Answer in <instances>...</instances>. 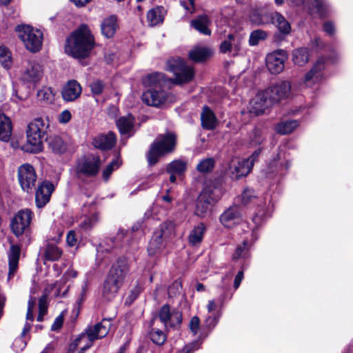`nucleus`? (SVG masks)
I'll list each match as a JSON object with an SVG mask.
<instances>
[{"label": "nucleus", "instance_id": "42", "mask_svg": "<svg viewBox=\"0 0 353 353\" xmlns=\"http://www.w3.org/2000/svg\"><path fill=\"white\" fill-rule=\"evenodd\" d=\"M298 126L296 120L285 121L279 123L275 127V130L281 134H286L292 132Z\"/></svg>", "mask_w": 353, "mask_h": 353}, {"label": "nucleus", "instance_id": "10", "mask_svg": "<svg viewBox=\"0 0 353 353\" xmlns=\"http://www.w3.org/2000/svg\"><path fill=\"white\" fill-rule=\"evenodd\" d=\"M169 70L175 75L176 83H185L190 81L194 75V69L185 64L180 58L169 62Z\"/></svg>", "mask_w": 353, "mask_h": 353}, {"label": "nucleus", "instance_id": "61", "mask_svg": "<svg viewBox=\"0 0 353 353\" xmlns=\"http://www.w3.org/2000/svg\"><path fill=\"white\" fill-rule=\"evenodd\" d=\"M66 242L70 247L74 246L77 243V238L75 231L70 230L68 232L66 237Z\"/></svg>", "mask_w": 353, "mask_h": 353}, {"label": "nucleus", "instance_id": "3", "mask_svg": "<svg viewBox=\"0 0 353 353\" xmlns=\"http://www.w3.org/2000/svg\"><path fill=\"white\" fill-rule=\"evenodd\" d=\"M221 196V190L213 182L205 183L195 202L194 214L205 218L212 212V208Z\"/></svg>", "mask_w": 353, "mask_h": 353}, {"label": "nucleus", "instance_id": "62", "mask_svg": "<svg viewBox=\"0 0 353 353\" xmlns=\"http://www.w3.org/2000/svg\"><path fill=\"white\" fill-rule=\"evenodd\" d=\"M72 115L68 110H65L61 112L58 117V121L60 123H67L71 119Z\"/></svg>", "mask_w": 353, "mask_h": 353}, {"label": "nucleus", "instance_id": "55", "mask_svg": "<svg viewBox=\"0 0 353 353\" xmlns=\"http://www.w3.org/2000/svg\"><path fill=\"white\" fill-rule=\"evenodd\" d=\"M256 198L254 190L245 189L241 194V201L243 205H248Z\"/></svg>", "mask_w": 353, "mask_h": 353}, {"label": "nucleus", "instance_id": "29", "mask_svg": "<svg viewBox=\"0 0 353 353\" xmlns=\"http://www.w3.org/2000/svg\"><path fill=\"white\" fill-rule=\"evenodd\" d=\"M122 285L115 281L106 277L103 284L102 296L107 301L112 300L117 294Z\"/></svg>", "mask_w": 353, "mask_h": 353}, {"label": "nucleus", "instance_id": "60", "mask_svg": "<svg viewBox=\"0 0 353 353\" xmlns=\"http://www.w3.org/2000/svg\"><path fill=\"white\" fill-rule=\"evenodd\" d=\"M26 346V343L23 340L22 336L17 338L12 343V349L16 352H19L22 351L25 348Z\"/></svg>", "mask_w": 353, "mask_h": 353}, {"label": "nucleus", "instance_id": "48", "mask_svg": "<svg viewBox=\"0 0 353 353\" xmlns=\"http://www.w3.org/2000/svg\"><path fill=\"white\" fill-rule=\"evenodd\" d=\"M214 166L213 158H206L201 160L196 165V170L201 173L209 172L212 170Z\"/></svg>", "mask_w": 353, "mask_h": 353}, {"label": "nucleus", "instance_id": "63", "mask_svg": "<svg viewBox=\"0 0 353 353\" xmlns=\"http://www.w3.org/2000/svg\"><path fill=\"white\" fill-rule=\"evenodd\" d=\"M77 272L72 268H69L63 274L62 279L63 283H65L70 279L75 278L77 276Z\"/></svg>", "mask_w": 353, "mask_h": 353}, {"label": "nucleus", "instance_id": "27", "mask_svg": "<svg viewBox=\"0 0 353 353\" xmlns=\"http://www.w3.org/2000/svg\"><path fill=\"white\" fill-rule=\"evenodd\" d=\"M241 49V39L239 37L230 34L227 39L220 44V51L222 53L233 52L236 54Z\"/></svg>", "mask_w": 353, "mask_h": 353}, {"label": "nucleus", "instance_id": "35", "mask_svg": "<svg viewBox=\"0 0 353 353\" xmlns=\"http://www.w3.org/2000/svg\"><path fill=\"white\" fill-rule=\"evenodd\" d=\"M47 140L49 148L56 154L64 153L68 148L67 143L59 136L50 137Z\"/></svg>", "mask_w": 353, "mask_h": 353}, {"label": "nucleus", "instance_id": "54", "mask_svg": "<svg viewBox=\"0 0 353 353\" xmlns=\"http://www.w3.org/2000/svg\"><path fill=\"white\" fill-rule=\"evenodd\" d=\"M141 292V288L139 285H136L132 289L125 300V304L130 305L139 296Z\"/></svg>", "mask_w": 353, "mask_h": 353}, {"label": "nucleus", "instance_id": "59", "mask_svg": "<svg viewBox=\"0 0 353 353\" xmlns=\"http://www.w3.org/2000/svg\"><path fill=\"white\" fill-rule=\"evenodd\" d=\"M190 330L194 335L196 334L200 330V319L198 316H193L189 324Z\"/></svg>", "mask_w": 353, "mask_h": 353}, {"label": "nucleus", "instance_id": "16", "mask_svg": "<svg viewBox=\"0 0 353 353\" xmlns=\"http://www.w3.org/2000/svg\"><path fill=\"white\" fill-rule=\"evenodd\" d=\"M287 59L285 50H279L268 54L266 57V65L272 74H279L284 68V63Z\"/></svg>", "mask_w": 353, "mask_h": 353}, {"label": "nucleus", "instance_id": "64", "mask_svg": "<svg viewBox=\"0 0 353 353\" xmlns=\"http://www.w3.org/2000/svg\"><path fill=\"white\" fill-rule=\"evenodd\" d=\"M63 323V316L62 314L59 315L54 320V323L51 326V330L52 331H56L61 327Z\"/></svg>", "mask_w": 353, "mask_h": 353}, {"label": "nucleus", "instance_id": "43", "mask_svg": "<svg viewBox=\"0 0 353 353\" xmlns=\"http://www.w3.org/2000/svg\"><path fill=\"white\" fill-rule=\"evenodd\" d=\"M187 164L181 160H174L167 166V172L170 174H181L186 170Z\"/></svg>", "mask_w": 353, "mask_h": 353}, {"label": "nucleus", "instance_id": "44", "mask_svg": "<svg viewBox=\"0 0 353 353\" xmlns=\"http://www.w3.org/2000/svg\"><path fill=\"white\" fill-rule=\"evenodd\" d=\"M0 64L7 70H9L12 65L11 52L5 46H0Z\"/></svg>", "mask_w": 353, "mask_h": 353}, {"label": "nucleus", "instance_id": "57", "mask_svg": "<svg viewBox=\"0 0 353 353\" xmlns=\"http://www.w3.org/2000/svg\"><path fill=\"white\" fill-rule=\"evenodd\" d=\"M91 92L93 95L101 94L105 88V84L100 80H95L90 84Z\"/></svg>", "mask_w": 353, "mask_h": 353}, {"label": "nucleus", "instance_id": "49", "mask_svg": "<svg viewBox=\"0 0 353 353\" xmlns=\"http://www.w3.org/2000/svg\"><path fill=\"white\" fill-rule=\"evenodd\" d=\"M249 250V245L248 241L245 240L243 245H239L234 254L232 256L233 260H238L241 258H246Z\"/></svg>", "mask_w": 353, "mask_h": 353}, {"label": "nucleus", "instance_id": "13", "mask_svg": "<svg viewBox=\"0 0 353 353\" xmlns=\"http://www.w3.org/2000/svg\"><path fill=\"white\" fill-rule=\"evenodd\" d=\"M18 179L23 190L26 192H31L37 181L34 168L28 163L21 165L18 169Z\"/></svg>", "mask_w": 353, "mask_h": 353}, {"label": "nucleus", "instance_id": "15", "mask_svg": "<svg viewBox=\"0 0 353 353\" xmlns=\"http://www.w3.org/2000/svg\"><path fill=\"white\" fill-rule=\"evenodd\" d=\"M130 271L128 261L121 257L112 265L107 276L123 285Z\"/></svg>", "mask_w": 353, "mask_h": 353}, {"label": "nucleus", "instance_id": "11", "mask_svg": "<svg viewBox=\"0 0 353 353\" xmlns=\"http://www.w3.org/2000/svg\"><path fill=\"white\" fill-rule=\"evenodd\" d=\"M272 105L287 99L291 94V84L289 81L278 82L263 90Z\"/></svg>", "mask_w": 353, "mask_h": 353}, {"label": "nucleus", "instance_id": "45", "mask_svg": "<svg viewBox=\"0 0 353 353\" xmlns=\"http://www.w3.org/2000/svg\"><path fill=\"white\" fill-rule=\"evenodd\" d=\"M37 97L39 100L51 103L54 101V94L51 88L44 87L37 92Z\"/></svg>", "mask_w": 353, "mask_h": 353}, {"label": "nucleus", "instance_id": "26", "mask_svg": "<svg viewBox=\"0 0 353 353\" xmlns=\"http://www.w3.org/2000/svg\"><path fill=\"white\" fill-rule=\"evenodd\" d=\"M134 123L135 118L131 114L121 117L116 121L117 126L121 134H128V137L133 135L134 133Z\"/></svg>", "mask_w": 353, "mask_h": 353}, {"label": "nucleus", "instance_id": "19", "mask_svg": "<svg viewBox=\"0 0 353 353\" xmlns=\"http://www.w3.org/2000/svg\"><path fill=\"white\" fill-rule=\"evenodd\" d=\"M169 97V94L163 88H159L148 90L143 93L142 99L148 105L159 106L168 101Z\"/></svg>", "mask_w": 353, "mask_h": 353}, {"label": "nucleus", "instance_id": "7", "mask_svg": "<svg viewBox=\"0 0 353 353\" xmlns=\"http://www.w3.org/2000/svg\"><path fill=\"white\" fill-rule=\"evenodd\" d=\"M16 32L28 50L37 52L41 50L43 43V33L39 30L30 26L21 25L16 28Z\"/></svg>", "mask_w": 353, "mask_h": 353}, {"label": "nucleus", "instance_id": "51", "mask_svg": "<svg viewBox=\"0 0 353 353\" xmlns=\"http://www.w3.org/2000/svg\"><path fill=\"white\" fill-rule=\"evenodd\" d=\"M250 20L256 25H262L267 23L269 17L261 13L259 10H254L250 14Z\"/></svg>", "mask_w": 353, "mask_h": 353}, {"label": "nucleus", "instance_id": "58", "mask_svg": "<svg viewBox=\"0 0 353 353\" xmlns=\"http://www.w3.org/2000/svg\"><path fill=\"white\" fill-rule=\"evenodd\" d=\"M182 290V284L179 281H175L168 288V294L170 296H175L181 293Z\"/></svg>", "mask_w": 353, "mask_h": 353}, {"label": "nucleus", "instance_id": "36", "mask_svg": "<svg viewBox=\"0 0 353 353\" xmlns=\"http://www.w3.org/2000/svg\"><path fill=\"white\" fill-rule=\"evenodd\" d=\"M12 123L9 117L0 114V140L8 141L12 133Z\"/></svg>", "mask_w": 353, "mask_h": 353}, {"label": "nucleus", "instance_id": "17", "mask_svg": "<svg viewBox=\"0 0 353 353\" xmlns=\"http://www.w3.org/2000/svg\"><path fill=\"white\" fill-rule=\"evenodd\" d=\"M252 168V163L250 160H239L237 158H234L229 165V174L232 179H239L248 174Z\"/></svg>", "mask_w": 353, "mask_h": 353}, {"label": "nucleus", "instance_id": "20", "mask_svg": "<svg viewBox=\"0 0 353 353\" xmlns=\"http://www.w3.org/2000/svg\"><path fill=\"white\" fill-rule=\"evenodd\" d=\"M242 220L239 208L236 205L231 206L225 210L219 217L221 223L228 228H233Z\"/></svg>", "mask_w": 353, "mask_h": 353}, {"label": "nucleus", "instance_id": "21", "mask_svg": "<svg viewBox=\"0 0 353 353\" xmlns=\"http://www.w3.org/2000/svg\"><path fill=\"white\" fill-rule=\"evenodd\" d=\"M54 190V185L49 181H44L39 185L35 194V202L37 208H41L50 201Z\"/></svg>", "mask_w": 353, "mask_h": 353}, {"label": "nucleus", "instance_id": "31", "mask_svg": "<svg viewBox=\"0 0 353 353\" xmlns=\"http://www.w3.org/2000/svg\"><path fill=\"white\" fill-rule=\"evenodd\" d=\"M206 232V226L203 223H200L194 226L188 235V242L191 246L198 247L201 245L204 234Z\"/></svg>", "mask_w": 353, "mask_h": 353}, {"label": "nucleus", "instance_id": "12", "mask_svg": "<svg viewBox=\"0 0 353 353\" xmlns=\"http://www.w3.org/2000/svg\"><path fill=\"white\" fill-rule=\"evenodd\" d=\"M34 214L28 208L19 210L11 221V228L13 233L19 236L28 228L32 221Z\"/></svg>", "mask_w": 353, "mask_h": 353}, {"label": "nucleus", "instance_id": "41", "mask_svg": "<svg viewBox=\"0 0 353 353\" xmlns=\"http://www.w3.org/2000/svg\"><path fill=\"white\" fill-rule=\"evenodd\" d=\"M62 255V250L57 245L48 243L45 249L44 260L54 261L60 259Z\"/></svg>", "mask_w": 353, "mask_h": 353}, {"label": "nucleus", "instance_id": "34", "mask_svg": "<svg viewBox=\"0 0 353 353\" xmlns=\"http://www.w3.org/2000/svg\"><path fill=\"white\" fill-rule=\"evenodd\" d=\"M117 29V19L114 16L105 18L101 24L102 34L107 38L114 36Z\"/></svg>", "mask_w": 353, "mask_h": 353}, {"label": "nucleus", "instance_id": "23", "mask_svg": "<svg viewBox=\"0 0 353 353\" xmlns=\"http://www.w3.org/2000/svg\"><path fill=\"white\" fill-rule=\"evenodd\" d=\"M116 143L117 137L112 132L99 134L92 139V145L94 147L101 150L112 149L115 145Z\"/></svg>", "mask_w": 353, "mask_h": 353}, {"label": "nucleus", "instance_id": "53", "mask_svg": "<svg viewBox=\"0 0 353 353\" xmlns=\"http://www.w3.org/2000/svg\"><path fill=\"white\" fill-rule=\"evenodd\" d=\"M98 221L99 215L97 214H94L91 217H86L83 221L81 222L79 226L83 230H89L93 227Z\"/></svg>", "mask_w": 353, "mask_h": 353}, {"label": "nucleus", "instance_id": "37", "mask_svg": "<svg viewBox=\"0 0 353 353\" xmlns=\"http://www.w3.org/2000/svg\"><path fill=\"white\" fill-rule=\"evenodd\" d=\"M270 17L272 23L276 26L281 33L288 34L290 32L291 26L281 14L275 12L271 14Z\"/></svg>", "mask_w": 353, "mask_h": 353}, {"label": "nucleus", "instance_id": "9", "mask_svg": "<svg viewBox=\"0 0 353 353\" xmlns=\"http://www.w3.org/2000/svg\"><path fill=\"white\" fill-rule=\"evenodd\" d=\"M43 76V66L35 61H30L21 74V80L28 87H35L41 81Z\"/></svg>", "mask_w": 353, "mask_h": 353}, {"label": "nucleus", "instance_id": "2", "mask_svg": "<svg viewBox=\"0 0 353 353\" xmlns=\"http://www.w3.org/2000/svg\"><path fill=\"white\" fill-rule=\"evenodd\" d=\"M111 326V319H103L94 325L87 327L85 332L79 335L70 344L69 352H73L77 348H79L80 352L79 353H83L92 345L94 341L105 337L109 333Z\"/></svg>", "mask_w": 353, "mask_h": 353}, {"label": "nucleus", "instance_id": "52", "mask_svg": "<svg viewBox=\"0 0 353 353\" xmlns=\"http://www.w3.org/2000/svg\"><path fill=\"white\" fill-rule=\"evenodd\" d=\"M39 314L37 316L38 321H42L43 316L48 311V303L46 296H42L39 300Z\"/></svg>", "mask_w": 353, "mask_h": 353}, {"label": "nucleus", "instance_id": "32", "mask_svg": "<svg viewBox=\"0 0 353 353\" xmlns=\"http://www.w3.org/2000/svg\"><path fill=\"white\" fill-rule=\"evenodd\" d=\"M210 24L211 21L205 14L200 15L190 22L192 28L205 35H210L211 31L208 28Z\"/></svg>", "mask_w": 353, "mask_h": 353}, {"label": "nucleus", "instance_id": "8", "mask_svg": "<svg viewBox=\"0 0 353 353\" xmlns=\"http://www.w3.org/2000/svg\"><path fill=\"white\" fill-rule=\"evenodd\" d=\"M101 166L99 157L90 155L79 159L75 165V174L79 179L96 176Z\"/></svg>", "mask_w": 353, "mask_h": 353}, {"label": "nucleus", "instance_id": "46", "mask_svg": "<svg viewBox=\"0 0 353 353\" xmlns=\"http://www.w3.org/2000/svg\"><path fill=\"white\" fill-rule=\"evenodd\" d=\"M150 337L151 341L158 345H163L166 340V335L165 333L158 328H152L150 333Z\"/></svg>", "mask_w": 353, "mask_h": 353}, {"label": "nucleus", "instance_id": "33", "mask_svg": "<svg viewBox=\"0 0 353 353\" xmlns=\"http://www.w3.org/2000/svg\"><path fill=\"white\" fill-rule=\"evenodd\" d=\"M201 120L202 127L208 130H213L216 128L217 119L214 113L207 106L203 108L201 114Z\"/></svg>", "mask_w": 353, "mask_h": 353}, {"label": "nucleus", "instance_id": "14", "mask_svg": "<svg viewBox=\"0 0 353 353\" xmlns=\"http://www.w3.org/2000/svg\"><path fill=\"white\" fill-rule=\"evenodd\" d=\"M159 318L165 327H175L182 322V314L169 305H163L159 312Z\"/></svg>", "mask_w": 353, "mask_h": 353}, {"label": "nucleus", "instance_id": "47", "mask_svg": "<svg viewBox=\"0 0 353 353\" xmlns=\"http://www.w3.org/2000/svg\"><path fill=\"white\" fill-rule=\"evenodd\" d=\"M265 138L263 131L259 128H255L250 135V143L253 146L261 145Z\"/></svg>", "mask_w": 353, "mask_h": 353}, {"label": "nucleus", "instance_id": "22", "mask_svg": "<svg viewBox=\"0 0 353 353\" xmlns=\"http://www.w3.org/2000/svg\"><path fill=\"white\" fill-rule=\"evenodd\" d=\"M293 5L299 6L304 5L311 12H316L321 17H323L326 15L328 4L325 0H288Z\"/></svg>", "mask_w": 353, "mask_h": 353}, {"label": "nucleus", "instance_id": "5", "mask_svg": "<svg viewBox=\"0 0 353 353\" xmlns=\"http://www.w3.org/2000/svg\"><path fill=\"white\" fill-rule=\"evenodd\" d=\"M175 235L174 223L172 221L163 223L154 232L149 243L148 252L150 256L161 253L167 243Z\"/></svg>", "mask_w": 353, "mask_h": 353}, {"label": "nucleus", "instance_id": "39", "mask_svg": "<svg viewBox=\"0 0 353 353\" xmlns=\"http://www.w3.org/2000/svg\"><path fill=\"white\" fill-rule=\"evenodd\" d=\"M212 53L208 48H195L189 52V57L195 62H201L208 59Z\"/></svg>", "mask_w": 353, "mask_h": 353}, {"label": "nucleus", "instance_id": "4", "mask_svg": "<svg viewBox=\"0 0 353 353\" xmlns=\"http://www.w3.org/2000/svg\"><path fill=\"white\" fill-rule=\"evenodd\" d=\"M49 122L42 118H37L28 123L26 130L27 143L31 146V152L42 150L43 141L46 139Z\"/></svg>", "mask_w": 353, "mask_h": 353}, {"label": "nucleus", "instance_id": "30", "mask_svg": "<svg viewBox=\"0 0 353 353\" xmlns=\"http://www.w3.org/2000/svg\"><path fill=\"white\" fill-rule=\"evenodd\" d=\"M20 248L19 246L12 245L8 252V279H11L18 269Z\"/></svg>", "mask_w": 353, "mask_h": 353}, {"label": "nucleus", "instance_id": "24", "mask_svg": "<svg viewBox=\"0 0 353 353\" xmlns=\"http://www.w3.org/2000/svg\"><path fill=\"white\" fill-rule=\"evenodd\" d=\"M325 68V61L319 59L312 68L305 74V83L307 86H312L319 82L323 77L322 71Z\"/></svg>", "mask_w": 353, "mask_h": 353}, {"label": "nucleus", "instance_id": "6", "mask_svg": "<svg viewBox=\"0 0 353 353\" xmlns=\"http://www.w3.org/2000/svg\"><path fill=\"white\" fill-rule=\"evenodd\" d=\"M176 137L173 133H167L159 135L152 144L148 154L149 164L154 165L159 159L166 154L174 150Z\"/></svg>", "mask_w": 353, "mask_h": 353}, {"label": "nucleus", "instance_id": "50", "mask_svg": "<svg viewBox=\"0 0 353 353\" xmlns=\"http://www.w3.org/2000/svg\"><path fill=\"white\" fill-rule=\"evenodd\" d=\"M267 37L265 31L257 30L253 31L250 36L249 43L250 46L257 45L261 40H264Z\"/></svg>", "mask_w": 353, "mask_h": 353}, {"label": "nucleus", "instance_id": "1", "mask_svg": "<svg viewBox=\"0 0 353 353\" xmlns=\"http://www.w3.org/2000/svg\"><path fill=\"white\" fill-rule=\"evenodd\" d=\"M94 39L88 26L81 25L66 39L65 52L74 58H85L94 46Z\"/></svg>", "mask_w": 353, "mask_h": 353}, {"label": "nucleus", "instance_id": "28", "mask_svg": "<svg viewBox=\"0 0 353 353\" xmlns=\"http://www.w3.org/2000/svg\"><path fill=\"white\" fill-rule=\"evenodd\" d=\"M143 82L145 85L152 87V89H159L167 85L168 79L165 77L163 73L155 72L146 76Z\"/></svg>", "mask_w": 353, "mask_h": 353}, {"label": "nucleus", "instance_id": "40", "mask_svg": "<svg viewBox=\"0 0 353 353\" xmlns=\"http://www.w3.org/2000/svg\"><path fill=\"white\" fill-rule=\"evenodd\" d=\"M309 50L307 48H300L294 50L292 53V60L298 65H303L309 60Z\"/></svg>", "mask_w": 353, "mask_h": 353}, {"label": "nucleus", "instance_id": "38", "mask_svg": "<svg viewBox=\"0 0 353 353\" xmlns=\"http://www.w3.org/2000/svg\"><path fill=\"white\" fill-rule=\"evenodd\" d=\"M163 7H157L150 10L147 14V21L150 26H154L163 21Z\"/></svg>", "mask_w": 353, "mask_h": 353}, {"label": "nucleus", "instance_id": "18", "mask_svg": "<svg viewBox=\"0 0 353 353\" xmlns=\"http://www.w3.org/2000/svg\"><path fill=\"white\" fill-rule=\"evenodd\" d=\"M273 105L263 90L259 92L251 100L249 111L254 115L263 114L265 110Z\"/></svg>", "mask_w": 353, "mask_h": 353}, {"label": "nucleus", "instance_id": "25", "mask_svg": "<svg viewBox=\"0 0 353 353\" xmlns=\"http://www.w3.org/2000/svg\"><path fill=\"white\" fill-rule=\"evenodd\" d=\"M81 92V85L75 80H70L63 88L61 94L65 101H72L79 97Z\"/></svg>", "mask_w": 353, "mask_h": 353}, {"label": "nucleus", "instance_id": "56", "mask_svg": "<svg viewBox=\"0 0 353 353\" xmlns=\"http://www.w3.org/2000/svg\"><path fill=\"white\" fill-rule=\"evenodd\" d=\"M120 165V162L119 159H116L112 161L103 170V178L104 180L107 181L110 176L111 175L112 172L115 170L117 169Z\"/></svg>", "mask_w": 353, "mask_h": 353}]
</instances>
